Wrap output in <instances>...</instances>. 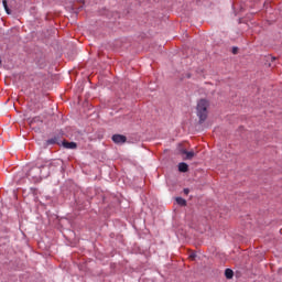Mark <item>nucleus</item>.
<instances>
[{
  "label": "nucleus",
  "instance_id": "nucleus-1",
  "mask_svg": "<svg viewBox=\"0 0 282 282\" xmlns=\"http://www.w3.org/2000/svg\"><path fill=\"white\" fill-rule=\"evenodd\" d=\"M208 107H210V102L206 99H200L197 102L196 106V115L199 119V123L206 122V119L208 118Z\"/></svg>",
  "mask_w": 282,
  "mask_h": 282
},
{
  "label": "nucleus",
  "instance_id": "nucleus-2",
  "mask_svg": "<svg viewBox=\"0 0 282 282\" xmlns=\"http://www.w3.org/2000/svg\"><path fill=\"white\" fill-rule=\"evenodd\" d=\"M112 142H115V144H124V142H127V137L123 134H113Z\"/></svg>",
  "mask_w": 282,
  "mask_h": 282
},
{
  "label": "nucleus",
  "instance_id": "nucleus-3",
  "mask_svg": "<svg viewBox=\"0 0 282 282\" xmlns=\"http://www.w3.org/2000/svg\"><path fill=\"white\" fill-rule=\"evenodd\" d=\"M62 147H64V149H77L78 144H76V142L63 141Z\"/></svg>",
  "mask_w": 282,
  "mask_h": 282
},
{
  "label": "nucleus",
  "instance_id": "nucleus-4",
  "mask_svg": "<svg viewBox=\"0 0 282 282\" xmlns=\"http://www.w3.org/2000/svg\"><path fill=\"white\" fill-rule=\"evenodd\" d=\"M52 144H61L58 137H53L46 141V147H50Z\"/></svg>",
  "mask_w": 282,
  "mask_h": 282
},
{
  "label": "nucleus",
  "instance_id": "nucleus-5",
  "mask_svg": "<svg viewBox=\"0 0 282 282\" xmlns=\"http://www.w3.org/2000/svg\"><path fill=\"white\" fill-rule=\"evenodd\" d=\"M182 154L186 155L185 160H193V158H195V152L193 151H186V150H182Z\"/></svg>",
  "mask_w": 282,
  "mask_h": 282
},
{
  "label": "nucleus",
  "instance_id": "nucleus-6",
  "mask_svg": "<svg viewBox=\"0 0 282 282\" xmlns=\"http://www.w3.org/2000/svg\"><path fill=\"white\" fill-rule=\"evenodd\" d=\"M178 171L180 173H188V164L182 162L178 164Z\"/></svg>",
  "mask_w": 282,
  "mask_h": 282
},
{
  "label": "nucleus",
  "instance_id": "nucleus-7",
  "mask_svg": "<svg viewBox=\"0 0 282 282\" xmlns=\"http://www.w3.org/2000/svg\"><path fill=\"white\" fill-rule=\"evenodd\" d=\"M225 276L226 279H232V276H235V272L231 269H226Z\"/></svg>",
  "mask_w": 282,
  "mask_h": 282
},
{
  "label": "nucleus",
  "instance_id": "nucleus-8",
  "mask_svg": "<svg viewBox=\"0 0 282 282\" xmlns=\"http://www.w3.org/2000/svg\"><path fill=\"white\" fill-rule=\"evenodd\" d=\"M176 204H178L180 206H186V199H184L182 197H177Z\"/></svg>",
  "mask_w": 282,
  "mask_h": 282
},
{
  "label": "nucleus",
  "instance_id": "nucleus-9",
  "mask_svg": "<svg viewBox=\"0 0 282 282\" xmlns=\"http://www.w3.org/2000/svg\"><path fill=\"white\" fill-rule=\"evenodd\" d=\"M2 6H3V8H4L7 14H10V8H8V0H3V1H2Z\"/></svg>",
  "mask_w": 282,
  "mask_h": 282
},
{
  "label": "nucleus",
  "instance_id": "nucleus-10",
  "mask_svg": "<svg viewBox=\"0 0 282 282\" xmlns=\"http://www.w3.org/2000/svg\"><path fill=\"white\" fill-rule=\"evenodd\" d=\"M39 109H41V107H40V106H37V107H33V108H31V111H39Z\"/></svg>",
  "mask_w": 282,
  "mask_h": 282
},
{
  "label": "nucleus",
  "instance_id": "nucleus-11",
  "mask_svg": "<svg viewBox=\"0 0 282 282\" xmlns=\"http://www.w3.org/2000/svg\"><path fill=\"white\" fill-rule=\"evenodd\" d=\"M239 52V48L238 47H234L232 48V54H237Z\"/></svg>",
  "mask_w": 282,
  "mask_h": 282
},
{
  "label": "nucleus",
  "instance_id": "nucleus-12",
  "mask_svg": "<svg viewBox=\"0 0 282 282\" xmlns=\"http://www.w3.org/2000/svg\"><path fill=\"white\" fill-rule=\"evenodd\" d=\"M188 193H191V189L185 188V189H184V194H185V195H188Z\"/></svg>",
  "mask_w": 282,
  "mask_h": 282
},
{
  "label": "nucleus",
  "instance_id": "nucleus-13",
  "mask_svg": "<svg viewBox=\"0 0 282 282\" xmlns=\"http://www.w3.org/2000/svg\"><path fill=\"white\" fill-rule=\"evenodd\" d=\"M195 257H197V254L196 253H192L191 256H189V259H195Z\"/></svg>",
  "mask_w": 282,
  "mask_h": 282
},
{
  "label": "nucleus",
  "instance_id": "nucleus-14",
  "mask_svg": "<svg viewBox=\"0 0 282 282\" xmlns=\"http://www.w3.org/2000/svg\"><path fill=\"white\" fill-rule=\"evenodd\" d=\"M78 3H85V0H76Z\"/></svg>",
  "mask_w": 282,
  "mask_h": 282
},
{
  "label": "nucleus",
  "instance_id": "nucleus-15",
  "mask_svg": "<svg viewBox=\"0 0 282 282\" xmlns=\"http://www.w3.org/2000/svg\"><path fill=\"white\" fill-rule=\"evenodd\" d=\"M0 65H1V59H0Z\"/></svg>",
  "mask_w": 282,
  "mask_h": 282
}]
</instances>
